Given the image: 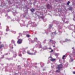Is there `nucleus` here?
<instances>
[{
	"instance_id": "43",
	"label": "nucleus",
	"mask_w": 75,
	"mask_h": 75,
	"mask_svg": "<svg viewBox=\"0 0 75 75\" xmlns=\"http://www.w3.org/2000/svg\"><path fill=\"white\" fill-rule=\"evenodd\" d=\"M53 47H55V46H53Z\"/></svg>"
},
{
	"instance_id": "17",
	"label": "nucleus",
	"mask_w": 75,
	"mask_h": 75,
	"mask_svg": "<svg viewBox=\"0 0 75 75\" xmlns=\"http://www.w3.org/2000/svg\"><path fill=\"white\" fill-rule=\"evenodd\" d=\"M30 11L32 12H33V11H34V9H30Z\"/></svg>"
},
{
	"instance_id": "30",
	"label": "nucleus",
	"mask_w": 75,
	"mask_h": 75,
	"mask_svg": "<svg viewBox=\"0 0 75 75\" xmlns=\"http://www.w3.org/2000/svg\"><path fill=\"white\" fill-rule=\"evenodd\" d=\"M19 35L20 36H22V34L21 33H19Z\"/></svg>"
},
{
	"instance_id": "29",
	"label": "nucleus",
	"mask_w": 75,
	"mask_h": 75,
	"mask_svg": "<svg viewBox=\"0 0 75 75\" xmlns=\"http://www.w3.org/2000/svg\"><path fill=\"white\" fill-rule=\"evenodd\" d=\"M25 26V25H23L22 24H21V27H23V26Z\"/></svg>"
},
{
	"instance_id": "1",
	"label": "nucleus",
	"mask_w": 75,
	"mask_h": 75,
	"mask_svg": "<svg viewBox=\"0 0 75 75\" xmlns=\"http://www.w3.org/2000/svg\"><path fill=\"white\" fill-rule=\"evenodd\" d=\"M57 69H59L56 70V72H60V69L62 68V64L58 65L57 66Z\"/></svg>"
},
{
	"instance_id": "5",
	"label": "nucleus",
	"mask_w": 75,
	"mask_h": 75,
	"mask_svg": "<svg viewBox=\"0 0 75 75\" xmlns=\"http://www.w3.org/2000/svg\"><path fill=\"white\" fill-rule=\"evenodd\" d=\"M27 52L28 54L29 55H35V53H31L30 52V51H28Z\"/></svg>"
},
{
	"instance_id": "37",
	"label": "nucleus",
	"mask_w": 75,
	"mask_h": 75,
	"mask_svg": "<svg viewBox=\"0 0 75 75\" xmlns=\"http://www.w3.org/2000/svg\"><path fill=\"white\" fill-rule=\"evenodd\" d=\"M58 22H56V24H58Z\"/></svg>"
},
{
	"instance_id": "35",
	"label": "nucleus",
	"mask_w": 75,
	"mask_h": 75,
	"mask_svg": "<svg viewBox=\"0 0 75 75\" xmlns=\"http://www.w3.org/2000/svg\"><path fill=\"white\" fill-rule=\"evenodd\" d=\"M49 50H51V47H50V48H49Z\"/></svg>"
},
{
	"instance_id": "31",
	"label": "nucleus",
	"mask_w": 75,
	"mask_h": 75,
	"mask_svg": "<svg viewBox=\"0 0 75 75\" xmlns=\"http://www.w3.org/2000/svg\"><path fill=\"white\" fill-rule=\"evenodd\" d=\"M37 26V25L35 24V23H34V27H36Z\"/></svg>"
},
{
	"instance_id": "25",
	"label": "nucleus",
	"mask_w": 75,
	"mask_h": 75,
	"mask_svg": "<svg viewBox=\"0 0 75 75\" xmlns=\"http://www.w3.org/2000/svg\"><path fill=\"white\" fill-rule=\"evenodd\" d=\"M8 31V28L7 27V28L6 29V31Z\"/></svg>"
},
{
	"instance_id": "58",
	"label": "nucleus",
	"mask_w": 75,
	"mask_h": 75,
	"mask_svg": "<svg viewBox=\"0 0 75 75\" xmlns=\"http://www.w3.org/2000/svg\"><path fill=\"white\" fill-rule=\"evenodd\" d=\"M12 48H13V47H12Z\"/></svg>"
},
{
	"instance_id": "38",
	"label": "nucleus",
	"mask_w": 75,
	"mask_h": 75,
	"mask_svg": "<svg viewBox=\"0 0 75 75\" xmlns=\"http://www.w3.org/2000/svg\"><path fill=\"white\" fill-rule=\"evenodd\" d=\"M35 53H36V52H37V51H35Z\"/></svg>"
},
{
	"instance_id": "55",
	"label": "nucleus",
	"mask_w": 75,
	"mask_h": 75,
	"mask_svg": "<svg viewBox=\"0 0 75 75\" xmlns=\"http://www.w3.org/2000/svg\"><path fill=\"white\" fill-rule=\"evenodd\" d=\"M0 39H1V38L0 37Z\"/></svg>"
},
{
	"instance_id": "36",
	"label": "nucleus",
	"mask_w": 75,
	"mask_h": 75,
	"mask_svg": "<svg viewBox=\"0 0 75 75\" xmlns=\"http://www.w3.org/2000/svg\"><path fill=\"white\" fill-rule=\"evenodd\" d=\"M73 73L74 74H75V72H73Z\"/></svg>"
},
{
	"instance_id": "3",
	"label": "nucleus",
	"mask_w": 75,
	"mask_h": 75,
	"mask_svg": "<svg viewBox=\"0 0 75 75\" xmlns=\"http://www.w3.org/2000/svg\"><path fill=\"white\" fill-rule=\"evenodd\" d=\"M22 39H19L17 41V43L19 44H21V43H22Z\"/></svg>"
},
{
	"instance_id": "18",
	"label": "nucleus",
	"mask_w": 75,
	"mask_h": 75,
	"mask_svg": "<svg viewBox=\"0 0 75 75\" xmlns=\"http://www.w3.org/2000/svg\"><path fill=\"white\" fill-rule=\"evenodd\" d=\"M69 10H71L72 11V8H69Z\"/></svg>"
},
{
	"instance_id": "28",
	"label": "nucleus",
	"mask_w": 75,
	"mask_h": 75,
	"mask_svg": "<svg viewBox=\"0 0 75 75\" xmlns=\"http://www.w3.org/2000/svg\"><path fill=\"white\" fill-rule=\"evenodd\" d=\"M26 36L27 37H29L30 36L29 35H27Z\"/></svg>"
},
{
	"instance_id": "20",
	"label": "nucleus",
	"mask_w": 75,
	"mask_h": 75,
	"mask_svg": "<svg viewBox=\"0 0 75 75\" xmlns=\"http://www.w3.org/2000/svg\"><path fill=\"white\" fill-rule=\"evenodd\" d=\"M47 47H44V50H47Z\"/></svg>"
},
{
	"instance_id": "26",
	"label": "nucleus",
	"mask_w": 75,
	"mask_h": 75,
	"mask_svg": "<svg viewBox=\"0 0 75 75\" xmlns=\"http://www.w3.org/2000/svg\"><path fill=\"white\" fill-rule=\"evenodd\" d=\"M11 42L12 43H14V41L13 40H12L11 41Z\"/></svg>"
},
{
	"instance_id": "19",
	"label": "nucleus",
	"mask_w": 75,
	"mask_h": 75,
	"mask_svg": "<svg viewBox=\"0 0 75 75\" xmlns=\"http://www.w3.org/2000/svg\"><path fill=\"white\" fill-rule=\"evenodd\" d=\"M34 40L35 41H37V38H34Z\"/></svg>"
},
{
	"instance_id": "4",
	"label": "nucleus",
	"mask_w": 75,
	"mask_h": 75,
	"mask_svg": "<svg viewBox=\"0 0 75 75\" xmlns=\"http://www.w3.org/2000/svg\"><path fill=\"white\" fill-rule=\"evenodd\" d=\"M47 8L49 9H50V8H52V6H51L49 4H47Z\"/></svg>"
},
{
	"instance_id": "47",
	"label": "nucleus",
	"mask_w": 75,
	"mask_h": 75,
	"mask_svg": "<svg viewBox=\"0 0 75 75\" xmlns=\"http://www.w3.org/2000/svg\"><path fill=\"white\" fill-rule=\"evenodd\" d=\"M7 54H8L6 53V55H7Z\"/></svg>"
},
{
	"instance_id": "57",
	"label": "nucleus",
	"mask_w": 75,
	"mask_h": 75,
	"mask_svg": "<svg viewBox=\"0 0 75 75\" xmlns=\"http://www.w3.org/2000/svg\"><path fill=\"white\" fill-rule=\"evenodd\" d=\"M1 24L0 23V25H1Z\"/></svg>"
},
{
	"instance_id": "33",
	"label": "nucleus",
	"mask_w": 75,
	"mask_h": 75,
	"mask_svg": "<svg viewBox=\"0 0 75 75\" xmlns=\"http://www.w3.org/2000/svg\"><path fill=\"white\" fill-rule=\"evenodd\" d=\"M74 47H72V49H74V51H75V49H74Z\"/></svg>"
},
{
	"instance_id": "54",
	"label": "nucleus",
	"mask_w": 75,
	"mask_h": 75,
	"mask_svg": "<svg viewBox=\"0 0 75 75\" xmlns=\"http://www.w3.org/2000/svg\"><path fill=\"white\" fill-rule=\"evenodd\" d=\"M52 38V37H51V38Z\"/></svg>"
},
{
	"instance_id": "59",
	"label": "nucleus",
	"mask_w": 75,
	"mask_h": 75,
	"mask_svg": "<svg viewBox=\"0 0 75 75\" xmlns=\"http://www.w3.org/2000/svg\"><path fill=\"white\" fill-rule=\"evenodd\" d=\"M15 45H16L15 44Z\"/></svg>"
},
{
	"instance_id": "11",
	"label": "nucleus",
	"mask_w": 75,
	"mask_h": 75,
	"mask_svg": "<svg viewBox=\"0 0 75 75\" xmlns=\"http://www.w3.org/2000/svg\"><path fill=\"white\" fill-rule=\"evenodd\" d=\"M52 27V25H50L49 26V29H51Z\"/></svg>"
},
{
	"instance_id": "8",
	"label": "nucleus",
	"mask_w": 75,
	"mask_h": 75,
	"mask_svg": "<svg viewBox=\"0 0 75 75\" xmlns=\"http://www.w3.org/2000/svg\"><path fill=\"white\" fill-rule=\"evenodd\" d=\"M29 41H30V42L31 43H33V40L31 39V38H29Z\"/></svg>"
},
{
	"instance_id": "50",
	"label": "nucleus",
	"mask_w": 75,
	"mask_h": 75,
	"mask_svg": "<svg viewBox=\"0 0 75 75\" xmlns=\"http://www.w3.org/2000/svg\"><path fill=\"white\" fill-rule=\"evenodd\" d=\"M74 33H75V30L74 31Z\"/></svg>"
},
{
	"instance_id": "49",
	"label": "nucleus",
	"mask_w": 75,
	"mask_h": 75,
	"mask_svg": "<svg viewBox=\"0 0 75 75\" xmlns=\"http://www.w3.org/2000/svg\"><path fill=\"white\" fill-rule=\"evenodd\" d=\"M7 16V15H6V16Z\"/></svg>"
},
{
	"instance_id": "41",
	"label": "nucleus",
	"mask_w": 75,
	"mask_h": 75,
	"mask_svg": "<svg viewBox=\"0 0 75 75\" xmlns=\"http://www.w3.org/2000/svg\"><path fill=\"white\" fill-rule=\"evenodd\" d=\"M43 71H45V69H43Z\"/></svg>"
},
{
	"instance_id": "44",
	"label": "nucleus",
	"mask_w": 75,
	"mask_h": 75,
	"mask_svg": "<svg viewBox=\"0 0 75 75\" xmlns=\"http://www.w3.org/2000/svg\"><path fill=\"white\" fill-rule=\"evenodd\" d=\"M74 29H75V26H74Z\"/></svg>"
},
{
	"instance_id": "22",
	"label": "nucleus",
	"mask_w": 75,
	"mask_h": 75,
	"mask_svg": "<svg viewBox=\"0 0 75 75\" xmlns=\"http://www.w3.org/2000/svg\"><path fill=\"white\" fill-rule=\"evenodd\" d=\"M12 33H13L14 34H15L16 33V32L14 31H11Z\"/></svg>"
},
{
	"instance_id": "7",
	"label": "nucleus",
	"mask_w": 75,
	"mask_h": 75,
	"mask_svg": "<svg viewBox=\"0 0 75 75\" xmlns=\"http://www.w3.org/2000/svg\"><path fill=\"white\" fill-rule=\"evenodd\" d=\"M38 45L40 47V48L41 47V43H40V42H38Z\"/></svg>"
},
{
	"instance_id": "34",
	"label": "nucleus",
	"mask_w": 75,
	"mask_h": 75,
	"mask_svg": "<svg viewBox=\"0 0 75 75\" xmlns=\"http://www.w3.org/2000/svg\"><path fill=\"white\" fill-rule=\"evenodd\" d=\"M19 56L20 57H21V54H20L19 55Z\"/></svg>"
},
{
	"instance_id": "42",
	"label": "nucleus",
	"mask_w": 75,
	"mask_h": 75,
	"mask_svg": "<svg viewBox=\"0 0 75 75\" xmlns=\"http://www.w3.org/2000/svg\"><path fill=\"white\" fill-rule=\"evenodd\" d=\"M69 29H71V28H70V27L69 28Z\"/></svg>"
},
{
	"instance_id": "48",
	"label": "nucleus",
	"mask_w": 75,
	"mask_h": 75,
	"mask_svg": "<svg viewBox=\"0 0 75 75\" xmlns=\"http://www.w3.org/2000/svg\"><path fill=\"white\" fill-rule=\"evenodd\" d=\"M17 55L16 54H15V56H16Z\"/></svg>"
},
{
	"instance_id": "15",
	"label": "nucleus",
	"mask_w": 75,
	"mask_h": 75,
	"mask_svg": "<svg viewBox=\"0 0 75 75\" xmlns=\"http://www.w3.org/2000/svg\"><path fill=\"white\" fill-rule=\"evenodd\" d=\"M4 47V45H0V48H2V47Z\"/></svg>"
},
{
	"instance_id": "45",
	"label": "nucleus",
	"mask_w": 75,
	"mask_h": 75,
	"mask_svg": "<svg viewBox=\"0 0 75 75\" xmlns=\"http://www.w3.org/2000/svg\"><path fill=\"white\" fill-rule=\"evenodd\" d=\"M1 42H0V44H1Z\"/></svg>"
},
{
	"instance_id": "9",
	"label": "nucleus",
	"mask_w": 75,
	"mask_h": 75,
	"mask_svg": "<svg viewBox=\"0 0 75 75\" xmlns=\"http://www.w3.org/2000/svg\"><path fill=\"white\" fill-rule=\"evenodd\" d=\"M50 42H52V43H53V44L55 43V41H54L53 40H50Z\"/></svg>"
},
{
	"instance_id": "13",
	"label": "nucleus",
	"mask_w": 75,
	"mask_h": 75,
	"mask_svg": "<svg viewBox=\"0 0 75 75\" xmlns=\"http://www.w3.org/2000/svg\"><path fill=\"white\" fill-rule=\"evenodd\" d=\"M50 60L51 61H54L55 60V59H50Z\"/></svg>"
},
{
	"instance_id": "46",
	"label": "nucleus",
	"mask_w": 75,
	"mask_h": 75,
	"mask_svg": "<svg viewBox=\"0 0 75 75\" xmlns=\"http://www.w3.org/2000/svg\"><path fill=\"white\" fill-rule=\"evenodd\" d=\"M29 23H31V22L30 21L29 22Z\"/></svg>"
},
{
	"instance_id": "56",
	"label": "nucleus",
	"mask_w": 75,
	"mask_h": 75,
	"mask_svg": "<svg viewBox=\"0 0 75 75\" xmlns=\"http://www.w3.org/2000/svg\"><path fill=\"white\" fill-rule=\"evenodd\" d=\"M6 34H7V33H6Z\"/></svg>"
},
{
	"instance_id": "40",
	"label": "nucleus",
	"mask_w": 75,
	"mask_h": 75,
	"mask_svg": "<svg viewBox=\"0 0 75 75\" xmlns=\"http://www.w3.org/2000/svg\"><path fill=\"white\" fill-rule=\"evenodd\" d=\"M62 20L63 21V22H64V20H63V18L62 19Z\"/></svg>"
},
{
	"instance_id": "6",
	"label": "nucleus",
	"mask_w": 75,
	"mask_h": 75,
	"mask_svg": "<svg viewBox=\"0 0 75 75\" xmlns=\"http://www.w3.org/2000/svg\"><path fill=\"white\" fill-rule=\"evenodd\" d=\"M70 41V40L69 39H65V41H60V42H61V43H62V42H65L66 41Z\"/></svg>"
},
{
	"instance_id": "21",
	"label": "nucleus",
	"mask_w": 75,
	"mask_h": 75,
	"mask_svg": "<svg viewBox=\"0 0 75 75\" xmlns=\"http://www.w3.org/2000/svg\"><path fill=\"white\" fill-rule=\"evenodd\" d=\"M69 3H70V2H69V1H68L67 4V5H69Z\"/></svg>"
},
{
	"instance_id": "52",
	"label": "nucleus",
	"mask_w": 75,
	"mask_h": 75,
	"mask_svg": "<svg viewBox=\"0 0 75 75\" xmlns=\"http://www.w3.org/2000/svg\"><path fill=\"white\" fill-rule=\"evenodd\" d=\"M26 27H28V26H27Z\"/></svg>"
},
{
	"instance_id": "24",
	"label": "nucleus",
	"mask_w": 75,
	"mask_h": 75,
	"mask_svg": "<svg viewBox=\"0 0 75 75\" xmlns=\"http://www.w3.org/2000/svg\"><path fill=\"white\" fill-rule=\"evenodd\" d=\"M68 63H67L65 65H66V67H67L68 66Z\"/></svg>"
},
{
	"instance_id": "23",
	"label": "nucleus",
	"mask_w": 75,
	"mask_h": 75,
	"mask_svg": "<svg viewBox=\"0 0 75 75\" xmlns=\"http://www.w3.org/2000/svg\"><path fill=\"white\" fill-rule=\"evenodd\" d=\"M45 42H46V40H45L43 41V43H45Z\"/></svg>"
},
{
	"instance_id": "16",
	"label": "nucleus",
	"mask_w": 75,
	"mask_h": 75,
	"mask_svg": "<svg viewBox=\"0 0 75 75\" xmlns=\"http://www.w3.org/2000/svg\"><path fill=\"white\" fill-rule=\"evenodd\" d=\"M55 35V32H53L52 34V35Z\"/></svg>"
},
{
	"instance_id": "51",
	"label": "nucleus",
	"mask_w": 75,
	"mask_h": 75,
	"mask_svg": "<svg viewBox=\"0 0 75 75\" xmlns=\"http://www.w3.org/2000/svg\"><path fill=\"white\" fill-rule=\"evenodd\" d=\"M33 50V49H32V50Z\"/></svg>"
},
{
	"instance_id": "12",
	"label": "nucleus",
	"mask_w": 75,
	"mask_h": 75,
	"mask_svg": "<svg viewBox=\"0 0 75 75\" xmlns=\"http://www.w3.org/2000/svg\"><path fill=\"white\" fill-rule=\"evenodd\" d=\"M40 65H41V67H42V65H43V66H44V64H43V63L42 62L40 63Z\"/></svg>"
},
{
	"instance_id": "14",
	"label": "nucleus",
	"mask_w": 75,
	"mask_h": 75,
	"mask_svg": "<svg viewBox=\"0 0 75 75\" xmlns=\"http://www.w3.org/2000/svg\"><path fill=\"white\" fill-rule=\"evenodd\" d=\"M69 61H70V62H72V61H73V59L72 58H71Z\"/></svg>"
},
{
	"instance_id": "10",
	"label": "nucleus",
	"mask_w": 75,
	"mask_h": 75,
	"mask_svg": "<svg viewBox=\"0 0 75 75\" xmlns=\"http://www.w3.org/2000/svg\"><path fill=\"white\" fill-rule=\"evenodd\" d=\"M66 58V56L65 55L63 56L62 57L63 59H65Z\"/></svg>"
},
{
	"instance_id": "2",
	"label": "nucleus",
	"mask_w": 75,
	"mask_h": 75,
	"mask_svg": "<svg viewBox=\"0 0 75 75\" xmlns=\"http://www.w3.org/2000/svg\"><path fill=\"white\" fill-rule=\"evenodd\" d=\"M75 52H73L72 54H70L69 55V56L70 57H75Z\"/></svg>"
},
{
	"instance_id": "32",
	"label": "nucleus",
	"mask_w": 75,
	"mask_h": 75,
	"mask_svg": "<svg viewBox=\"0 0 75 75\" xmlns=\"http://www.w3.org/2000/svg\"><path fill=\"white\" fill-rule=\"evenodd\" d=\"M73 20L74 21L75 20V16H74V18H73Z\"/></svg>"
},
{
	"instance_id": "39",
	"label": "nucleus",
	"mask_w": 75,
	"mask_h": 75,
	"mask_svg": "<svg viewBox=\"0 0 75 75\" xmlns=\"http://www.w3.org/2000/svg\"><path fill=\"white\" fill-rule=\"evenodd\" d=\"M43 14V13H40V14Z\"/></svg>"
},
{
	"instance_id": "53",
	"label": "nucleus",
	"mask_w": 75,
	"mask_h": 75,
	"mask_svg": "<svg viewBox=\"0 0 75 75\" xmlns=\"http://www.w3.org/2000/svg\"><path fill=\"white\" fill-rule=\"evenodd\" d=\"M24 17H25V16H24Z\"/></svg>"
},
{
	"instance_id": "27",
	"label": "nucleus",
	"mask_w": 75,
	"mask_h": 75,
	"mask_svg": "<svg viewBox=\"0 0 75 75\" xmlns=\"http://www.w3.org/2000/svg\"><path fill=\"white\" fill-rule=\"evenodd\" d=\"M53 50H51V51H50V52H53Z\"/></svg>"
}]
</instances>
